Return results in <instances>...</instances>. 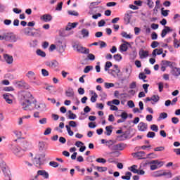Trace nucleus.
<instances>
[{
  "instance_id": "ddd939ff",
  "label": "nucleus",
  "mask_w": 180,
  "mask_h": 180,
  "mask_svg": "<svg viewBox=\"0 0 180 180\" xmlns=\"http://www.w3.org/2000/svg\"><path fill=\"white\" fill-rule=\"evenodd\" d=\"M170 32H172V29L168 26H165V29L162 30V33H161V37L164 39L165 36H167V33H169Z\"/></svg>"
},
{
  "instance_id": "de8ad7c7",
  "label": "nucleus",
  "mask_w": 180,
  "mask_h": 180,
  "mask_svg": "<svg viewBox=\"0 0 180 180\" xmlns=\"http://www.w3.org/2000/svg\"><path fill=\"white\" fill-rule=\"evenodd\" d=\"M105 144L106 146H108L109 148H110V150H112V146H113V141L112 140L106 141Z\"/></svg>"
},
{
  "instance_id": "3c124183",
  "label": "nucleus",
  "mask_w": 180,
  "mask_h": 180,
  "mask_svg": "<svg viewBox=\"0 0 180 180\" xmlns=\"http://www.w3.org/2000/svg\"><path fill=\"white\" fill-rule=\"evenodd\" d=\"M0 167L1 168L2 171H5V169H6V163H5L4 161H1Z\"/></svg>"
},
{
  "instance_id": "aec40b11",
  "label": "nucleus",
  "mask_w": 180,
  "mask_h": 180,
  "mask_svg": "<svg viewBox=\"0 0 180 180\" xmlns=\"http://www.w3.org/2000/svg\"><path fill=\"white\" fill-rule=\"evenodd\" d=\"M163 49H155L153 50V53H152V56L153 57L155 58L157 57V56H161V54H162L163 53Z\"/></svg>"
},
{
  "instance_id": "79ce46f5",
  "label": "nucleus",
  "mask_w": 180,
  "mask_h": 180,
  "mask_svg": "<svg viewBox=\"0 0 180 180\" xmlns=\"http://www.w3.org/2000/svg\"><path fill=\"white\" fill-rule=\"evenodd\" d=\"M150 98H151V101L155 102V103H157V102L160 101V96L157 95H153Z\"/></svg>"
},
{
  "instance_id": "a18cd8bd",
  "label": "nucleus",
  "mask_w": 180,
  "mask_h": 180,
  "mask_svg": "<svg viewBox=\"0 0 180 180\" xmlns=\"http://www.w3.org/2000/svg\"><path fill=\"white\" fill-rule=\"evenodd\" d=\"M49 165L51 167H53V168H57L58 167V165H60L57 162L51 161L49 162Z\"/></svg>"
},
{
  "instance_id": "412c9836",
  "label": "nucleus",
  "mask_w": 180,
  "mask_h": 180,
  "mask_svg": "<svg viewBox=\"0 0 180 180\" xmlns=\"http://www.w3.org/2000/svg\"><path fill=\"white\" fill-rule=\"evenodd\" d=\"M78 25V22H68V25L65 27V30H71L72 29H75Z\"/></svg>"
},
{
  "instance_id": "a19ab883",
  "label": "nucleus",
  "mask_w": 180,
  "mask_h": 180,
  "mask_svg": "<svg viewBox=\"0 0 180 180\" xmlns=\"http://www.w3.org/2000/svg\"><path fill=\"white\" fill-rule=\"evenodd\" d=\"M147 5L150 9H153V8H154V2L153 0H147Z\"/></svg>"
},
{
  "instance_id": "c756f323",
  "label": "nucleus",
  "mask_w": 180,
  "mask_h": 180,
  "mask_svg": "<svg viewBox=\"0 0 180 180\" xmlns=\"http://www.w3.org/2000/svg\"><path fill=\"white\" fill-rule=\"evenodd\" d=\"M136 168H137V165H134L131 166L130 167H129V171L133 172V174H139V169H137Z\"/></svg>"
},
{
  "instance_id": "4d7b16f0",
  "label": "nucleus",
  "mask_w": 180,
  "mask_h": 180,
  "mask_svg": "<svg viewBox=\"0 0 180 180\" xmlns=\"http://www.w3.org/2000/svg\"><path fill=\"white\" fill-rule=\"evenodd\" d=\"M63 9V2H60L57 4V6L56 8V11H62Z\"/></svg>"
},
{
  "instance_id": "4be33fe9",
  "label": "nucleus",
  "mask_w": 180,
  "mask_h": 180,
  "mask_svg": "<svg viewBox=\"0 0 180 180\" xmlns=\"http://www.w3.org/2000/svg\"><path fill=\"white\" fill-rule=\"evenodd\" d=\"M16 85L18 88H25V89H29V85L24 82H18Z\"/></svg>"
},
{
  "instance_id": "7c9ffc66",
  "label": "nucleus",
  "mask_w": 180,
  "mask_h": 180,
  "mask_svg": "<svg viewBox=\"0 0 180 180\" xmlns=\"http://www.w3.org/2000/svg\"><path fill=\"white\" fill-rule=\"evenodd\" d=\"M39 148L40 151H43V150H46L47 148L46 147V143H44V141H39Z\"/></svg>"
},
{
  "instance_id": "c03bdc74",
  "label": "nucleus",
  "mask_w": 180,
  "mask_h": 180,
  "mask_svg": "<svg viewBox=\"0 0 180 180\" xmlns=\"http://www.w3.org/2000/svg\"><path fill=\"white\" fill-rule=\"evenodd\" d=\"M121 36H122V37H124L125 39H131V35L127 34V32H122L121 33Z\"/></svg>"
},
{
  "instance_id": "c9c22d12",
  "label": "nucleus",
  "mask_w": 180,
  "mask_h": 180,
  "mask_svg": "<svg viewBox=\"0 0 180 180\" xmlns=\"http://www.w3.org/2000/svg\"><path fill=\"white\" fill-rule=\"evenodd\" d=\"M93 96L91 97V102H92V103H95V102H96V99L98 98V94H96V93H92Z\"/></svg>"
},
{
  "instance_id": "7ed1b4c3",
  "label": "nucleus",
  "mask_w": 180,
  "mask_h": 180,
  "mask_svg": "<svg viewBox=\"0 0 180 180\" xmlns=\"http://www.w3.org/2000/svg\"><path fill=\"white\" fill-rule=\"evenodd\" d=\"M4 36L6 41H10L11 43H16L18 41V38H16V35L13 32H6Z\"/></svg>"
},
{
  "instance_id": "f257e3e1",
  "label": "nucleus",
  "mask_w": 180,
  "mask_h": 180,
  "mask_svg": "<svg viewBox=\"0 0 180 180\" xmlns=\"http://www.w3.org/2000/svg\"><path fill=\"white\" fill-rule=\"evenodd\" d=\"M22 101L21 105L24 110H34V108H32V99H33V96L29 91H24L22 94Z\"/></svg>"
},
{
  "instance_id": "2eb2a0df",
  "label": "nucleus",
  "mask_w": 180,
  "mask_h": 180,
  "mask_svg": "<svg viewBox=\"0 0 180 180\" xmlns=\"http://www.w3.org/2000/svg\"><path fill=\"white\" fill-rule=\"evenodd\" d=\"M139 56L141 60L147 58L148 57V51H144V49H140Z\"/></svg>"
},
{
  "instance_id": "cd10ccee",
  "label": "nucleus",
  "mask_w": 180,
  "mask_h": 180,
  "mask_svg": "<svg viewBox=\"0 0 180 180\" xmlns=\"http://www.w3.org/2000/svg\"><path fill=\"white\" fill-rule=\"evenodd\" d=\"M36 54L39 57H42V58H44V57H46V52L43 51L41 49H37L36 51Z\"/></svg>"
},
{
  "instance_id": "423d86ee",
  "label": "nucleus",
  "mask_w": 180,
  "mask_h": 180,
  "mask_svg": "<svg viewBox=\"0 0 180 180\" xmlns=\"http://www.w3.org/2000/svg\"><path fill=\"white\" fill-rule=\"evenodd\" d=\"M132 155L134 158H139V160H146L147 158H144L146 155V152L139 151L134 153H132Z\"/></svg>"
},
{
  "instance_id": "f704fd0d",
  "label": "nucleus",
  "mask_w": 180,
  "mask_h": 180,
  "mask_svg": "<svg viewBox=\"0 0 180 180\" xmlns=\"http://www.w3.org/2000/svg\"><path fill=\"white\" fill-rule=\"evenodd\" d=\"M112 65H113V64H112V62L110 61L106 62L104 68L105 71H109V68H110Z\"/></svg>"
},
{
  "instance_id": "49530a36",
  "label": "nucleus",
  "mask_w": 180,
  "mask_h": 180,
  "mask_svg": "<svg viewBox=\"0 0 180 180\" xmlns=\"http://www.w3.org/2000/svg\"><path fill=\"white\" fill-rule=\"evenodd\" d=\"M169 12V10H164V8H161V13L162 16L167 17L168 15Z\"/></svg>"
},
{
  "instance_id": "052dcab7",
  "label": "nucleus",
  "mask_w": 180,
  "mask_h": 180,
  "mask_svg": "<svg viewBox=\"0 0 180 180\" xmlns=\"http://www.w3.org/2000/svg\"><path fill=\"white\" fill-rule=\"evenodd\" d=\"M150 129L153 131H158V126H157L156 124H152L150 126Z\"/></svg>"
},
{
  "instance_id": "5fc2aeb1",
  "label": "nucleus",
  "mask_w": 180,
  "mask_h": 180,
  "mask_svg": "<svg viewBox=\"0 0 180 180\" xmlns=\"http://www.w3.org/2000/svg\"><path fill=\"white\" fill-rule=\"evenodd\" d=\"M174 46L175 49H179V41L176 38H174Z\"/></svg>"
},
{
  "instance_id": "864d4df0",
  "label": "nucleus",
  "mask_w": 180,
  "mask_h": 180,
  "mask_svg": "<svg viewBox=\"0 0 180 180\" xmlns=\"http://www.w3.org/2000/svg\"><path fill=\"white\" fill-rule=\"evenodd\" d=\"M168 114L167 112H162L160 114L159 119H167Z\"/></svg>"
},
{
  "instance_id": "680f3d73",
  "label": "nucleus",
  "mask_w": 180,
  "mask_h": 180,
  "mask_svg": "<svg viewBox=\"0 0 180 180\" xmlns=\"http://www.w3.org/2000/svg\"><path fill=\"white\" fill-rule=\"evenodd\" d=\"M158 44H160L158 43V41H154L152 42L150 46L152 47V49H155V48L158 47Z\"/></svg>"
},
{
  "instance_id": "f8f14e48",
  "label": "nucleus",
  "mask_w": 180,
  "mask_h": 180,
  "mask_svg": "<svg viewBox=\"0 0 180 180\" xmlns=\"http://www.w3.org/2000/svg\"><path fill=\"white\" fill-rule=\"evenodd\" d=\"M162 65H165V68L169 67V68H172L175 65V62H171L169 60H162Z\"/></svg>"
},
{
  "instance_id": "13d9d810",
  "label": "nucleus",
  "mask_w": 180,
  "mask_h": 180,
  "mask_svg": "<svg viewBox=\"0 0 180 180\" xmlns=\"http://www.w3.org/2000/svg\"><path fill=\"white\" fill-rule=\"evenodd\" d=\"M86 54H88L87 58L91 61H94L95 60V55H94L92 53H86Z\"/></svg>"
},
{
  "instance_id": "603ef678",
  "label": "nucleus",
  "mask_w": 180,
  "mask_h": 180,
  "mask_svg": "<svg viewBox=\"0 0 180 180\" xmlns=\"http://www.w3.org/2000/svg\"><path fill=\"white\" fill-rule=\"evenodd\" d=\"M146 158H157V155L155 154L154 153H151L147 155Z\"/></svg>"
},
{
  "instance_id": "dca6fc26",
  "label": "nucleus",
  "mask_w": 180,
  "mask_h": 180,
  "mask_svg": "<svg viewBox=\"0 0 180 180\" xmlns=\"http://www.w3.org/2000/svg\"><path fill=\"white\" fill-rule=\"evenodd\" d=\"M37 102V101H33L31 108H34V109H37V110H39L40 112H44V110H46V107H41L40 105L36 107Z\"/></svg>"
},
{
  "instance_id": "6e6d98bb",
  "label": "nucleus",
  "mask_w": 180,
  "mask_h": 180,
  "mask_svg": "<svg viewBox=\"0 0 180 180\" xmlns=\"http://www.w3.org/2000/svg\"><path fill=\"white\" fill-rule=\"evenodd\" d=\"M136 87H137V83L136 82H132L129 84L130 89H135V88H136Z\"/></svg>"
},
{
  "instance_id": "bf43d9fd",
  "label": "nucleus",
  "mask_w": 180,
  "mask_h": 180,
  "mask_svg": "<svg viewBox=\"0 0 180 180\" xmlns=\"http://www.w3.org/2000/svg\"><path fill=\"white\" fill-rule=\"evenodd\" d=\"M158 85L159 92H161L162 91H163V89H164V83L159 82L158 84Z\"/></svg>"
},
{
  "instance_id": "f3484780",
  "label": "nucleus",
  "mask_w": 180,
  "mask_h": 180,
  "mask_svg": "<svg viewBox=\"0 0 180 180\" xmlns=\"http://www.w3.org/2000/svg\"><path fill=\"white\" fill-rule=\"evenodd\" d=\"M32 162L34 163V165H36V167H40L41 165V160L40 156L37 155L36 156L33 160Z\"/></svg>"
},
{
  "instance_id": "4c0bfd02",
  "label": "nucleus",
  "mask_w": 180,
  "mask_h": 180,
  "mask_svg": "<svg viewBox=\"0 0 180 180\" xmlns=\"http://www.w3.org/2000/svg\"><path fill=\"white\" fill-rule=\"evenodd\" d=\"M104 86L106 89H109L110 88H113V86H115V84L105 82L104 83Z\"/></svg>"
},
{
  "instance_id": "ea45409f",
  "label": "nucleus",
  "mask_w": 180,
  "mask_h": 180,
  "mask_svg": "<svg viewBox=\"0 0 180 180\" xmlns=\"http://www.w3.org/2000/svg\"><path fill=\"white\" fill-rule=\"evenodd\" d=\"M96 162H98L100 164H106V160L103 158H99L96 160Z\"/></svg>"
},
{
  "instance_id": "393cba45",
  "label": "nucleus",
  "mask_w": 180,
  "mask_h": 180,
  "mask_svg": "<svg viewBox=\"0 0 180 180\" xmlns=\"http://www.w3.org/2000/svg\"><path fill=\"white\" fill-rule=\"evenodd\" d=\"M112 129L113 127L112 125L105 127L106 131L104 132V134L106 136H110V134H112V131H113Z\"/></svg>"
},
{
  "instance_id": "774afa93",
  "label": "nucleus",
  "mask_w": 180,
  "mask_h": 180,
  "mask_svg": "<svg viewBox=\"0 0 180 180\" xmlns=\"http://www.w3.org/2000/svg\"><path fill=\"white\" fill-rule=\"evenodd\" d=\"M127 112H122L120 114V117H122V119H123V120H126V119H127Z\"/></svg>"
},
{
  "instance_id": "58836bf2",
  "label": "nucleus",
  "mask_w": 180,
  "mask_h": 180,
  "mask_svg": "<svg viewBox=\"0 0 180 180\" xmlns=\"http://www.w3.org/2000/svg\"><path fill=\"white\" fill-rule=\"evenodd\" d=\"M146 137H148V139H154L155 137V132H153V131L148 132Z\"/></svg>"
},
{
  "instance_id": "0eeeda50",
  "label": "nucleus",
  "mask_w": 180,
  "mask_h": 180,
  "mask_svg": "<svg viewBox=\"0 0 180 180\" xmlns=\"http://www.w3.org/2000/svg\"><path fill=\"white\" fill-rule=\"evenodd\" d=\"M147 129H148V124L145 122H141L138 124V130L139 131H147Z\"/></svg>"
},
{
  "instance_id": "a211bd4d",
  "label": "nucleus",
  "mask_w": 180,
  "mask_h": 180,
  "mask_svg": "<svg viewBox=\"0 0 180 180\" xmlns=\"http://www.w3.org/2000/svg\"><path fill=\"white\" fill-rule=\"evenodd\" d=\"M65 95L68 96V98H74V89L70 87L68 90L65 91Z\"/></svg>"
},
{
  "instance_id": "5701e85b",
  "label": "nucleus",
  "mask_w": 180,
  "mask_h": 180,
  "mask_svg": "<svg viewBox=\"0 0 180 180\" xmlns=\"http://www.w3.org/2000/svg\"><path fill=\"white\" fill-rule=\"evenodd\" d=\"M38 175H40L41 176H43L46 179H48L49 178V173L46 172V170H39L37 172Z\"/></svg>"
},
{
  "instance_id": "0e129e2a",
  "label": "nucleus",
  "mask_w": 180,
  "mask_h": 180,
  "mask_svg": "<svg viewBox=\"0 0 180 180\" xmlns=\"http://www.w3.org/2000/svg\"><path fill=\"white\" fill-rule=\"evenodd\" d=\"M41 74L43 77H49V71L46 69H41Z\"/></svg>"
},
{
  "instance_id": "bb28decb",
  "label": "nucleus",
  "mask_w": 180,
  "mask_h": 180,
  "mask_svg": "<svg viewBox=\"0 0 180 180\" xmlns=\"http://www.w3.org/2000/svg\"><path fill=\"white\" fill-rule=\"evenodd\" d=\"M32 32V28L30 27H26L24 29V33L26 34V36H34V34Z\"/></svg>"
},
{
  "instance_id": "a878e982",
  "label": "nucleus",
  "mask_w": 180,
  "mask_h": 180,
  "mask_svg": "<svg viewBox=\"0 0 180 180\" xmlns=\"http://www.w3.org/2000/svg\"><path fill=\"white\" fill-rule=\"evenodd\" d=\"M81 34L82 35L83 38L89 37V31L85 28L81 30Z\"/></svg>"
},
{
  "instance_id": "6e6552de",
  "label": "nucleus",
  "mask_w": 180,
  "mask_h": 180,
  "mask_svg": "<svg viewBox=\"0 0 180 180\" xmlns=\"http://www.w3.org/2000/svg\"><path fill=\"white\" fill-rule=\"evenodd\" d=\"M124 44H121L120 46V50L122 53L126 51L127 50H128L129 46H131L130 43H129L127 41H122Z\"/></svg>"
},
{
  "instance_id": "f03ea898",
  "label": "nucleus",
  "mask_w": 180,
  "mask_h": 180,
  "mask_svg": "<svg viewBox=\"0 0 180 180\" xmlns=\"http://www.w3.org/2000/svg\"><path fill=\"white\" fill-rule=\"evenodd\" d=\"M72 46L73 50H75V51H77V53H81L82 54H89V49L82 46L78 41H73Z\"/></svg>"
},
{
  "instance_id": "20e7f679",
  "label": "nucleus",
  "mask_w": 180,
  "mask_h": 180,
  "mask_svg": "<svg viewBox=\"0 0 180 180\" xmlns=\"http://www.w3.org/2000/svg\"><path fill=\"white\" fill-rule=\"evenodd\" d=\"M12 151L17 157H22L23 153H25V150H22V148L18 146H13Z\"/></svg>"
},
{
  "instance_id": "1a4fd4ad",
  "label": "nucleus",
  "mask_w": 180,
  "mask_h": 180,
  "mask_svg": "<svg viewBox=\"0 0 180 180\" xmlns=\"http://www.w3.org/2000/svg\"><path fill=\"white\" fill-rule=\"evenodd\" d=\"M41 20H43V22H51L53 20V16L50 14H44L40 18Z\"/></svg>"
},
{
  "instance_id": "338daca9",
  "label": "nucleus",
  "mask_w": 180,
  "mask_h": 180,
  "mask_svg": "<svg viewBox=\"0 0 180 180\" xmlns=\"http://www.w3.org/2000/svg\"><path fill=\"white\" fill-rule=\"evenodd\" d=\"M139 79H146L147 78V76L144 74V72H141L139 75Z\"/></svg>"
},
{
  "instance_id": "09e8293b",
  "label": "nucleus",
  "mask_w": 180,
  "mask_h": 180,
  "mask_svg": "<svg viewBox=\"0 0 180 180\" xmlns=\"http://www.w3.org/2000/svg\"><path fill=\"white\" fill-rule=\"evenodd\" d=\"M124 136H125V139H131V136H130V130H127L123 134Z\"/></svg>"
},
{
  "instance_id": "39448f33",
  "label": "nucleus",
  "mask_w": 180,
  "mask_h": 180,
  "mask_svg": "<svg viewBox=\"0 0 180 180\" xmlns=\"http://www.w3.org/2000/svg\"><path fill=\"white\" fill-rule=\"evenodd\" d=\"M124 148H126V144H124V143H120L116 145H113L111 147V150H112L113 151H122V150H124Z\"/></svg>"
},
{
  "instance_id": "b1692460",
  "label": "nucleus",
  "mask_w": 180,
  "mask_h": 180,
  "mask_svg": "<svg viewBox=\"0 0 180 180\" xmlns=\"http://www.w3.org/2000/svg\"><path fill=\"white\" fill-rule=\"evenodd\" d=\"M46 65L51 67V68H56L58 65V62L57 60H53L52 62H46Z\"/></svg>"
},
{
  "instance_id": "473e14b6",
  "label": "nucleus",
  "mask_w": 180,
  "mask_h": 180,
  "mask_svg": "<svg viewBox=\"0 0 180 180\" xmlns=\"http://www.w3.org/2000/svg\"><path fill=\"white\" fill-rule=\"evenodd\" d=\"M94 168H96V169L99 172H105L106 171H108V167H94Z\"/></svg>"
},
{
  "instance_id": "e433bc0d",
  "label": "nucleus",
  "mask_w": 180,
  "mask_h": 180,
  "mask_svg": "<svg viewBox=\"0 0 180 180\" xmlns=\"http://www.w3.org/2000/svg\"><path fill=\"white\" fill-rule=\"evenodd\" d=\"M35 74L33 71H29L27 74H26V77H27V78H29L30 79H33V77H34Z\"/></svg>"
},
{
  "instance_id": "2f4dec72",
  "label": "nucleus",
  "mask_w": 180,
  "mask_h": 180,
  "mask_svg": "<svg viewBox=\"0 0 180 180\" xmlns=\"http://www.w3.org/2000/svg\"><path fill=\"white\" fill-rule=\"evenodd\" d=\"M158 176H167V178H172V173H171V172H164L162 174L158 175Z\"/></svg>"
},
{
  "instance_id": "6ab92c4d",
  "label": "nucleus",
  "mask_w": 180,
  "mask_h": 180,
  "mask_svg": "<svg viewBox=\"0 0 180 180\" xmlns=\"http://www.w3.org/2000/svg\"><path fill=\"white\" fill-rule=\"evenodd\" d=\"M148 164L152 165H158L159 167H162L164 165V163L162 162H160L158 161V160H152L150 162H147L146 163V165H147Z\"/></svg>"
},
{
  "instance_id": "72a5a7b5",
  "label": "nucleus",
  "mask_w": 180,
  "mask_h": 180,
  "mask_svg": "<svg viewBox=\"0 0 180 180\" xmlns=\"http://www.w3.org/2000/svg\"><path fill=\"white\" fill-rule=\"evenodd\" d=\"M92 70H94V66L88 65L85 67L84 70V74H88V72H89V71H92Z\"/></svg>"
},
{
  "instance_id": "9d476101",
  "label": "nucleus",
  "mask_w": 180,
  "mask_h": 180,
  "mask_svg": "<svg viewBox=\"0 0 180 180\" xmlns=\"http://www.w3.org/2000/svg\"><path fill=\"white\" fill-rule=\"evenodd\" d=\"M170 72L172 75H174V77H179L180 75V68H175L173 66L171 68Z\"/></svg>"
},
{
  "instance_id": "e2e57ef3",
  "label": "nucleus",
  "mask_w": 180,
  "mask_h": 180,
  "mask_svg": "<svg viewBox=\"0 0 180 180\" xmlns=\"http://www.w3.org/2000/svg\"><path fill=\"white\" fill-rule=\"evenodd\" d=\"M172 122L174 123V124H177V123H179V119L176 117H174L172 118Z\"/></svg>"
},
{
  "instance_id": "c85d7f7f",
  "label": "nucleus",
  "mask_w": 180,
  "mask_h": 180,
  "mask_svg": "<svg viewBox=\"0 0 180 180\" xmlns=\"http://www.w3.org/2000/svg\"><path fill=\"white\" fill-rule=\"evenodd\" d=\"M131 172H127L125 173V176H122L121 178L122 179H124V180H130L131 178Z\"/></svg>"
},
{
  "instance_id": "9b49d317",
  "label": "nucleus",
  "mask_w": 180,
  "mask_h": 180,
  "mask_svg": "<svg viewBox=\"0 0 180 180\" xmlns=\"http://www.w3.org/2000/svg\"><path fill=\"white\" fill-rule=\"evenodd\" d=\"M132 14L133 11H129L125 14L124 18L125 25H129V23H130V19H131V16H133Z\"/></svg>"
},
{
  "instance_id": "8fccbe9b",
  "label": "nucleus",
  "mask_w": 180,
  "mask_h": 180,
  "mask_svg": "<svg viewBox=\"0 0 180 180\" xmlns=\"http://www.w3.org/2000/svg\"><path fill=\"white\" fill-rule=\"evenodd\" d=\"M113 57L115 61H120V60H122V55L119 53L114 55Z\"/></svg>"
},
{
  "instance_id": "4468645a",
  "label": "nucleus",
  "mask_w": 180,
  "mask_h": 180,
  "mask_svg": "<svg viewBox=\"0 0 180 180\" xmlns=\"http://www.w3.org/2000/svg\"><path fill=\"white\" fill-rule=\"evenodd\" d=\"M4 58L7 63V64H12L13 63V56L9 55V54H4Z\"/></svg>"
},
{
  "instance_id": "69168bd1",
  "label": "nucleus",
  "mask_w": 180,
  "mask_h": 180,
  "mask_svg": "<svg viewBox=\"0 0 180 180\" xmlns=\"http://www.w3.org/2000/svg\"><path fill=\"white\" fill-rule=\"evenodd\" d=\"M68 126L70 127H77V122L75 121H70Z\"/></svg>"
},
{
  "instance_id": "37998d69",
  "label": "nucleus",
  "mask_w": 180,
  "mask_h": 180,
  "mask_svg": "<svg viewBox=\"0 0 180 180\" xmlns=\"http://www.w3.org/2000/svg\"><path fill=\"white\" fill-rule=\"evenodd\" d=\"M65 127L69 136H74V131L71 130V127L69 125H65Z\"/></svg>"
}]
</instances>
